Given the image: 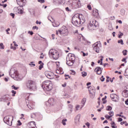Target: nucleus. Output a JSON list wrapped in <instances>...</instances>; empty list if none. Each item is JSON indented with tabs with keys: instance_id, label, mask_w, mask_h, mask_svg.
Masks as SVG:
<instances>
[{
	"instance_id": "nucleus-37",
	"label": "nucleus",
	"mask_w": 128,
	"mask_h": 128,
	"mask_svg": "<svg viewBox=\"0 0 128 128\" xmlns=\"http://www.w3.org/2000/svg\"><path fill=\"white\" fill-rule=\"evenodd\" d=\"M32 124L34 125V126H31L29 128H34V126H36V122H30V124Z\"/></svg>"
},
{
	"instance_id": "nucleus-23",
	"label": "nucleus",
	"mask_w": 128,
	"mask_h": 128,
	"mask_svg": "<svg viewBox=\"0 0 128 128\" xmlns=\"http://www.w3.org/2000/svg\"><path fill=\"white\" fill-rule=\"evenodd\" d=\"M69 60H72V62H74L76 60V56L74 54H72L70 57H68Z\"/></svg>"
},
{
	"instance_id": "nucleus-25",
	"label": "nucleus",
	"mask_w": 128,
	"mask_h": 128,
	"mask_svg": "<svg viewBox=\"0 0 128 128\" xmlns=\"http://www.w3.org/2000/svg\"><path fill=\"white\" fill-rule=\"evenodd\" d=\"M26 106L28 108H30V110H32V108H34V105L32 104L30 102H28V104H26Z\"/></svg>"
},
{
	"instance_id": "nucleus-54",
	"label": "nucleus",
	"mask_w": 128,
	"mask_h": 128,
	"mask_svg": "<svg viewBox=\"0 0 128 128\" xmlns=\"http://www.w3.org/2000/svg\"><path fill=\"white\" fill-rule=\"evenodd\" d=\"M71 72H72V74H73V76H74V74H76V72L74 70H72Z\"/></svg>"
},
{
	"instance_id": "nucleus-30",
	"label": "nucleus",
	"mask_w": 128,
	"mask_h": 128,
	"mask_svg": "<svg viewBox=\"0 0 128 128\" xmlns=\"http://www.w3.org/2000/svg\"><path fill=\"white\" fill-rule=\"evenodd\" d=\"M122 36H124V33L122 32H119L118 38H122Z\"/></svg>"
},
{
	"instance_id": "nucleus-2",
	"label": "nucleus",
	"mask_w": 128,
	"mask_h": 128,
	"mask_svg": "<svg viewBox=\"0 0 128 128\" xmlns=\"http://www.w3.org/2000/svg\"><path fill=\"white\" fill-rule=\"evenodd\" d=\"M42 87L44 92H50L52 90V84L50 80H45L42 82Z\"/></svg>"
},
{
	"instance_id": "nucleus-60",
	"label": "nucleus",
	"mask_w": 128,
	"mask_h": 128,
	"mask_svg": "<svg viewBox=\"0 0 128 128\" xmlns=\"http://www.w3.org/2000/svg\"><path fill=\"white\" fill-rule=\"evenodd\" d=\"M0 6H4V8H6V4H0Z\"/></svg>"
},
{
	"instance_id": "nucleus-51",
	"label": "nucleus",
	"mask_w": 128,
	"mask_h": 128,
	"mask_svg": "<svg viewBox=\"0 0 128 128\" xmlns=\"http://www.w3.org/2000/svg\"><path fill=\"white\" fill-rule=\"evenodd\" d=\"M38 2H41V4H44V0H38Z\"/></svg>"
},
{
	"instance_id": "nucleus-48",
	"label": "nucleus",
	"mask_w": 128,
	"mask_h": 128,
	"mask_svg": "<svg viewBox=\"0 0 128 128\" xmlns=\"http://www.w3.org/2000/svg\"><path fill=\"white\" fill-rule=\"evenodd\" d=\"M87 8L88 10H92V6H90V5H88L87 6Z\"/></svg>"
},
{
	"instance_id": "nucleus-38",
	"label": "nucleus",
	"mask_w": 128,
	"mask_h": 128,
	"mask_svg": "<svg viewBox=\"0 0 128 128\" xmlns=\"http://www.w3.org/2000/svg\"><path fill=\"white\" fill-rule=\"evenodd\" d=\"M108 114H110V116H114V111H110L108 112Z\"/></svg>"
},
{
	"instance_id": "nucleus-31",
	"label": "nucleus",
	"mask_w": 128,
	"mask_h": 128,
	"mask_svg": "<svg viewBox=\"0 0 128 128\" xmlns=\"http://www.w3.org/2000/svg\"><path fill=\"white\" fill-rule=\"evenodd\" d=\"M29 66H30L32 68H34V66H36V64H34V62H32L29 64Z\"/></svg>"
},
{
	"instance_id": "nucleus-22",
	"label": "nucleus",
	"mask_w": 128,
	"mask_h": 128,
	"mask_svg": "<svg viewBox=\"0 0 128 128\" xmlns=\"http://www.w3.org/2000/svg\"><path fill=\"white\" fill-rule=\"evenodd\" d=\"M53 3L54 4H62V0H53Z\"/></svg>"
},
{
	"instance_id": "nucleus-21",
	"label": "nucleus",
	"mask_w": 128,
	"mask_h": 128,
	"mask_svg": "<svg viewBox=\"0 0 128 128\" xmlns=\"http://www.w3.org/2000/svg\"><path fill=\"white\" fill-rule=\"evenodd\" d=\"M66 64L68 66H72L74 64V62L70 60V59L68 60V58H66Z\"/></svg>"
},
{
	"instance_id": "nucleus-61",
	"label": "nucleus",
	"mask_w": 128,
	"mask_h": 128,
	"mask_svg": "<svg viewBox=\"0 0 128 128\" xmlns=\"http://www.w3.org/2000/svg\"><path fill=\"white\" fill-rule=\"evenodd\" d=\"M68 107H69L70 108L72 109L74 108V106H72V104H70L68 106Z\"/></svg>"
},
{
	"instance_id": "nucleus-52",
	"label": "nucleus",
	"mask_w": 128,
	"mask_h": 128,
	"mask_svg": "<svg viewBox=\"0 0 128 128\" xmlns=\"http://www.w3.org/2000/svg\"><path fill=\"white\" fill-rule=\"evenodd\" d=\"M10 16H12V18H14V14L10 13Z\"/></svg>"
},
{
	"instance_id": "nucleus-40",
	"label": "nucleus",
	"mask_w": 128,
	"mask_h": 128,
	"mask_svg": "<svg viewBox=\"0 0 128 128\" xmlns=\"http://www.w3.org/2000/svg\"><path fill=\"white\" fill-rule=\"evenodd\" d=\"M12 94H12V96H15L16 94V91L14 90H12Z\"/></svg>"
},
{
	"instance_id": "nucleus-15",
	"label": "nucleus",
	"mask_w": 128,
	"mask_h": 128,
	"mask_svg": "<svg viewBox=\"0 0 128 128\" xmlns=\"http://www.w3.org/2000/svg\"><path fill=\"white\" fill-rule=\"evenodd\" d=\"M88 92L90 94H96V88L94 86H88Z\"/></svg>"
},
{
	"instance_id": "nucleus-16",
	"label": "nucleus",
	"mask_w": 128,
	"mask_h": 128,
	"mask_svg": "<svg viewBox=\"0 0 128 128\" xmlns=\"http://www.w3.org/2000/svg\"><path fill=\"white\" fill-rule=\"evenodd\" d=\"M15 10H16L17 14H24V8L22 7H18L15 8Z\"/></svg>"
},
{
	"instance_id": "nucleus-57",
	"label": "nucleus",
	"mask_w": 128,
	"mask_h": 128,
	"mask_svg": "<svg viewBox=\"0 0 128 128\" xmlns=\"http://www.w3.org/2000/svg\"><path fill=\"white\" fill-rule=\"evenodd\" d=\"M18 126H22V123L20 122V120H18Z\"/></svg>"
},
{
	"instance_id": "nucleus-28",
	"label": "nucleus",
	"mask_w": 128,
	"mask_h": 128,
	"mask_svg": "<svg viewBox=\"0 0 128 128\" xmlns=\"http://www.w3.org/2000/svg\"><path fill=\"white\" fill-rule=\"evenodd\" d=\"M120 14L122 16H124L126 14V10H124V8L121 9Z\"/></svg>"
},
{
	"instance_id": "nucleus-45",
	"label": "nucleus",
	"mask_w": 128,
	"mask_h": 128,
	"mask_svg": "<svg viewBox=\"0 0 128 128\" xmlns=\"http://www.w3.org/2000/svg\"><path fill=\"white\" fill-rule=\"evenodd\" d=\"M10 48H12L14 50H16V48L13 46L12 44H11Z\"/></svg>"
},
{
	"instance_id": "nucleus-9",
	"label": "nucleus",
	"mask_w": 128,
	"mask_h": 128,
	"mask_svg": "<svg viewBox=\"0 0 128 128\" xmlns=\"http://www.w3.org/2000/svg\"><path fill=\"white\" fill-rule=\"evenodd\" d=\"M100 44V42H97L92 45L94 50L98 53L100 52V46H98Z\"/></svg>"
},
{
	"instance_id": "nucleus-32",
	"label": "nucleus",
	"mask_w": 128,
	"mask_h": 128,
	"mask_svg": "<svg viewBox=\"0 0 128 128\" xmlns=\"http://www.w3.org/2000/svg\"><path fill=\"white\" fill-rule=\"evenodd\" d=\"M82 74V76H83V78H84V76H86L88 74L86 73V72H81Z\"/></svg>"
},
{
	"instance_id": "nucleus-19",
	"label": "nucleus",
	"mask_w": 128,
	"mask_h": 128,
	"mask_svg": "<svg viewBox=\"0 0 128 128\" xmlns=\"http://www.w3.org/2000/svg\"><path fill=\"white\" fill-rule=\"evenodd\" d=\"M126 89L124 90L122 93L124 98H128V86H126Z\"/></svg>"
},
{
	"instance_id": "nucleus-58",
	"label": "nucleus",
	"mask_w": 128,
	"mask_h": 128,
	"mask_svg": "<svg viewBox=\"0 0 128 128\" xmlns=\"http://www.w3.org/2000/svg\"><path fill=\"white\" fill-rule=\"evenodd\" d=\"M62 86L63 88H66V83H64V84H62Z\"/></svg>"
},
{
	"instance_id": "nucleus-12",
	"label": "nucleus",
	"mask_w": 128,
	"mask_h": 128,
	"mask_svg": "<svg viewBox=\"0 0 128 128\" xmlns=\"http://www.w3.org/2000/svg\"><path fill=\"white\" fill-rule=\"evenodd\" d=\"M16 2L20 8H22L26 6V0H16Z\"/></svg>"
},
{
	"instance_id": "nucleus-7",
	"label": "nucleus",
	"mask_w": 128,
	"mask_h": 128,
	"mask_svg": "<svg viewBox=\"0 0 128 128\" xmlns=\"http://www.w3.org/2000/svg\"><path fill=\"white\" fill-rule=\"evenodd\" d=\"M61 30H58L60 34L63 36H68V30L66 26H62Z\"/></svg>"
},
{
	"instance_id": "nucleus-35",
	"label": "nucleus",
	"mask_w": 128,
	"mask_h": 128,
	"mask_svg": "<svg viewBox=\"0 0 128 128\" xmlns=\"http://www.w3.org/2000/svg\"><path fill=\"white\" fill-rule=\"evenodd\" d=\"M118 44H120L122 46L124 45V40H118Z\"/></svg>"
},
{
	"instance_id": "nucleus-5",
	"label": "nucleus",
	"mask_w": 128,
	"mask_h": 128,
	"mask_svg": "<svg viewBox=\"0 0 128 128\" xmlns=\"http://www.w3.org/2000/svg\"><path fill=\"white\" fill-rule=\"evenodd\" d=\"M10 76L12 78H14L15 80H20V77L18 76V70L14 68H12L9 73Z\"/></svg>"
},
{
	"instance_id": "nucleus-14",
	"label": "nucleus",
	"mask_w": 128,
	"mask_h": 128,
	"mask_svg": "<svg viewBox=\"0 0 128 128\" xmlns=\"http://www.w3.org/2000/svg\"><path fill=\"white\" fill-rule=\"evenodd\" d=\"M54 74L50 71L45 72V76L48 78H49V80L54 78V77L52 76Z\"/></svg>"
},
{
	"instance_id": "nucleus-59",
	"label": "nucleus",
	"mask_w": 128,
	"mask_h": 128,
	"mask_svg": "<svg viewBox=\"0 0 128 128\" xmlns=\"http://www.w3.org/2000/svg\"><path fill=\"white\" fill-rule=\"evenodd\" d=\"M103 60H104V56H100V62H102Z\"/></svg>"
},
{
	"instance_id": "nucleus-63",
	"label": "nucleus",
	"mask_w": 128,
	"mask_h": 128,
	"mask_svg": "<svg viewBox=\"0 0 128 128\" xmlns=\"http://www.w3.org/2000/svg\"><path fill=\"white\" fill-rule=\"evenodd\" d=\"M125 122H126V121L125 122H120V124H122V125L124 124Z\"/></svg>"
},
{
	"instance_id": "nucleus-64",
	"label": "nucleus",
	"mask_w": 128,
	"mask_h": 128,
	"mask_svg": "<svg viewBox=\"0 0 128 128\" xmlns=\"http://www.w3.org/2000/svg\"><path fill=\"white\" fill-rule=\"evenodd\" d=\"M106 100V96H105L104 98H102V100Z\"/></svg>"
},
{
	"instance_id": "nucleus-44",
	"label": "nucleus",
	"mask_w": 128,
	"mask_h": 128,
	"mask_svg": "<svg viewBox=\"0 0 128 128\" xmlns=\"http://www.w3.org/2000/svg\"><path fill=\"white\" fill-rule=\"evenodd\" d=\"M105 118H107V120H110V118H112V116H108V115H106Z\"/></svg>"
},
{
	"instance_id": "nucleus-56",
	"label": "nucleus",
	"mask_w": 128,
	"mask_h": 128,
	"mask_svg": "<svg viewBox=\"0 0 128 128\" xmlns=\"http://www.w3.org/2000/svg\"><path fill=\"white\" fill-rule=\"evenodd\" d=\"M118 122H122V119L120 118H118Z\"/></svg>"
},
{
	"instance_id": "nucleus-4",
	"label": "nucleus",
	"mask_w": 128,
	"mask_h": 128,
	"mask_svg": "<svg viewBox=\"0 0 128 128\" xmlns=\"http://www.w3.org/2000/svg\"><path fill=\"white\" fill-rule=\"evenodd\" d=\"M48 56L50 58H52L54 60H58L60 58V54L58 50L52 48L48 52Z\"/></svg>"
},
{
	"instance_id": "nucleus-53",
	"label": "nucleus",
	"mask_w": 128,
	"mask_h": 128,
	"mask_svg": "<svg viewBox=\"0 0 128 128\" xmlns=\"http://www.w3.org/2000/svg\"><path fill=\"white\" fill-rule=\"evenodd\" d=\"M28 34H30V36H32V34H34V32H32V31H28Z\"/></svg>"
},
{
	"instance_id": "nucleus-36",
	"label": "nucleus",
	"mask_w": 128,
	"mask_h": 128,
	"mask_svg": "<svg viewBox=\"0 0 128 128\" xmlns=\"http://www.w3.org/2000/svg\"><path fill=\"white\" fill-rule=\"evenodd\" d=\"M127 53H128V50H124L122 51V54H123V55L124 56H126L127 54Z\"/></svg>"
},
{
	"instance_id": "nucleus-3",
	"label": "nucleus",
	"mask_w": 128,
	"mask_h": 128,
	"mask_svg": "<svg viewBox=\"0 0 128 128\" xmlns=\"http://www.w3.org/2000/svg\"><path fill=\"white\" fill-rule=\"evenodd\" d=\"M72 22L75 26H78L80 24H84V21L82 22V19L80 18V14H75L72 18Z\"/></svg>"
},
{
	"instance_id": "nucleus-47",
	"label": "nucleus",
	"mask_w": 128,
	"mask_h": 128,
	"mask_svg": "<svg viewBox=\"0 0 128 128\" xmlns=\"http://www.w3.org/2000/svg\"><path fill=\"white\" fill-rule=\"evenodd\" d=\"M86 126L88 128H90V122H87L86 123Z\"/></svg>"
},
{
	"instance_id": "nucleus-24",
	"label": "nucleus",
	"mask_w": 128,
	"mask_h": 128,
	"mask_svg": "<svg viewBox=\"0 0 128 128\" xmlns=\"http://www.w3.org/2000/svg\"><path fill=\"white\" fill-rule=\"evenodd\" d=\"M48 102L50 104V106H54V98H50L48 100Z\"/></svg>"
},
{
	"instance_id": "nucleus-29",
	"label": "nucleus",
	"mask_w": 128,
	"mask_h": 128,
	"mask_svg": "<svg viewBox=\"0 0 128 128\" xmlns=\"http://www.w3.org/2000/svg\"><path fill=\"white\" fill-rule=\"evenodd\" d=\"M56 74H64V71L62 70H56Z\"/></svg>"
},
{
	"instance_id": "nucleus-34",
	"label": "nucleus",
	"mask_w": 128,
	"mask_h": 128,
	"mask_svg": "<svg viewBox=\"0 0 128 128\" xmlns=\"http://www.w3.org/2000/svg\"><path fill=\"white\" fill-rule=\"evenodd\" d=\"M112 110V108L110 106H107L106 108V110Z\"/></svg>"
},
{
	"instance_id": "nucleus-49",
	"label": "nucleus",
	"mask_w": 128,
	"mask_h": 128,
	"mask_svg": "<svg viewBox=\"0 0 128 128\" xmlns=\"http://www.w3.org/2000/svg\"><path fill=\"white\" fill-rule=\"evenodd\" d=\"M32 30H38V27L36 26H34L32 27Z\"/></svg>"
},
{
	"instance_id": "nucleus-39",
	"label": "nucleus",
	"mask_w": 128,
	"mask_h": 128,
	"mask_svg": "<svg viewBox=\"0 0 128 128\" xmlns=\"http://www.w3.org/2000/svg\"><path fill=\"white\" fill-rule=\"evenodd\" d=\"M124 75L128 76V68L126 70Z\"/></svg>"
},
{
	"instance_id": "nucleus-26",
	"label": "nucleus",
	"mask_w": 128,
	"mask_h": 128,
	"mask_svg": "<svg viewBox=\"0 0 128 128\" xmlns=\"http://www.w3.org/2000/svg\"><path fill=\"white\" fill-rule=\"evenodd\" d=\"M86 98H84L81 102L82 104V108H84V104H86Z\"/></svg>"
},
{
	"instance_id": "nucleus-43",
	"label": "nucleus",
	"mask_w": 128,
	"mask_h": 128,
	"mask_svg": "<svg viewBox=\"0 0 128 128\" xmlns=\"http://www.w3.org/2000/svg\"><path fill=\"white\" fill-rule=\"evenodd\" d=\"M12 88L13 90H18V87H16V86L14 85L12 86Z\"/></svg>"
},
{
	"instance_id": "nucleus-17",
	"label": "nucleus",
	"mask_w": 128,
	"mask_h": 128,
	"mask_svg": "<svg viewBox=\"0 0 128 128\" xmlns=\"http://www.w3.org/2000/svg\"><path fill=\"white\" fill-rule=\"evenodd\" d=\"M80 114H78L74 119L75 124L78 126V124H80Z\"/></svg>"
},
{
	"instance_id": "nucleus-42",
	"label": "nucleus",
	"mask_w": 128,
	"mask_h": 128,
	"mask_svg": "<svg viewBox=\"0 0 128 128\" xmlns=\"http://www.w3.org/2000/svg\"><path fill=\"white\" fill-rule=\"evenodd\" d=\"M44 68V63H42V64H40L39 66V70H40L42 68Z\"/></svg>"
},
{
	"instance_id": "nucleus-13",
	"label": "nucleus",
	"mask_w": 128,
	"mask_h": 128,
	"mask_svg": "<svg viewBox=\"0 0 128 128\" xmlns=\"http://www.w3.org/2000/svg\"><path fill=\"white\" fill-rule=\"evenodd\" d=\"M110 98H112L113 102H118V100H120V97H118V95H116V94H110Z\"/></svg>"
},
{
	"instance_id": "nucleus-20",
	"label": "nucleus",
	"mask_w": 128,
	"mask_h": 128,
	"mask_svg": "<svg viewBox=\"0 0 128 128\" xmlns=\"http://www.w3.org/2000/svg\"><path fill=\"white\" fill-rule=\"evenodd\" d=\"M92 15L95 18H98V10L96 9H94L92 10Z\"/></svg>"
},
{
	"instance_id": "nucleus-11",
	"label": "nucleus",
	"mask_w": 128,
	"mask_h": 128,
	"mask_svg": "<svg viewBox=\"0 0 128 128\" xmlns=\"http://www.w3.org/2000/svg\"><path fill=\"white\" fill-rule=\"evenodd\" d=\"M10 97L8 95H4L0 98V102H10Z\"/></svg>"
},
{
	"instance_id": "nucleus-46",
	"label": "nucleus",
	"mask_w": 128,
	"mask_h": 128,
	"mask_svg": "<svg viewBox=\"0 0 128 128\" xmlns=\"http://www.w3.org/2000/svg\"><path fill=\"white\" fill-rule=\"evenodd\" d=\"M108 28L110 30H114V28H112V26H108Z\"/></svg>"
},
{
	"instance_id": "nucleus-33",
	"label": "nucleus",
	"mask_w": 128,
	"mask_h": 128,
	"mask_svg": "<svg viewBox=\"0 0 128 128\" xmlns=\"http://www.w3.org/2000/svg\"><path fill=\"white\" fill-rule=\"evenodd\" d=\"M0 49L4 50V44L0 43Z\"/></svg>"
},
{
	"instance_id": "nucleus-6",
	"label": "nucleus",
	"mask_w": 128,
	"mask_h": 128,
	"mask_svg": "<svg viewBox=\"0 0 128 128\" xmlns=\"http://www.w3.org/2000/svg\"><path fill=\"white\" fill-rule=\"evenodd\" d=\"M14 120V116H8L4 118V122L8 126H12V120Z\"/></svg>"
},
{
	"instance_id": "nucleus-62",
	"label": "nucleus",
	"mask_w": 128,
	"mask_h": 128,
	"mask_svg": "<svg viewBox=\"0 0 128 128\" xmlns=\"http://www.w3.org/2000/svg\"><path fill=\"white\" fill-rule=\"evenodd\" d=\"M66 12H70V8H68V7H66Z\"/></svg>"
},
{
	"instance_id": "nucleus-41",
	"label": "nucleus",
	"mask_w": 128,
	"mask_h": 128,
	"mask_svg": "<svg viewBox=\"0 0 128 128\" xmlns=\"http://www.w3.org/2000/svg\"><path fill=\"white\" fill-rule=\"evenodd\" d=\"M104 80H106V78H104V76H102L101 78H100V80L101 82H104Z\"/></svg>"
},
{
	"instance_id": "nucleus-50",
	"label": "nucleus",
	"mask_w": 128,
	"mask_h": 128,
	"mask_svg": "<svg viewBox=\"0 0 128 128\" xmlns=\"http://www.w3.org/2000/svg\"><path fill=\"white\" fill-rule=\"evenodd\" d=\"M122 62H124L126 64V58H122Z\"/></svg>"
},
{
	"instance_id": "nucleus-55",
	"label": "nucleus",
	"mask_w": 128,
	"mask_h": 128,
	"mask_svg": "<svg viewBox=\"0 0 128 128\" xmlns=\"http://www.w3.org/2000/svg\"><path fill=\"white\" fill-rule=\"evenodd\" d=\"M82 56H88V53H87V54H86L84 53V52H82Z\"/></svg>"
},
{
	"instance_id": "nucleus-8",
	"label": "nucleus",
	"mask_w": 128,
	"mask_h": 128,
	"mask_svg": "<svg viewBox=\"0 0 128 128\" xmlns=\"http://www.w3.org/2000/svg\"><path fill=\"white\" fill-rule=\"evenodd\" d=\"M72 6L73 8H81L82 3H80V0H73Z\"/></svg>"
},
{
	"instance_id": "nucleus-27",
	"label": "nucleus",
	"mask_w": 128,
	"mask_h": 128,
	"mask_svg": "<svg viewBox=\"0 0 128 128\" xmlns=\"http://www.w3.org/2000/svg\"><path fill=\"white\" fill-rule=\"evenodd\" d=\"M63 96H64V98H70V96L68 94L66 93L63 94Z\"/></svg>"
},
{
	"instance_id": "nucleus-18",
	"label": "nucleus",
	"mask_w": 128,
	"mask_h": 128,
	"mask_svg": "<svg viewBox=\"0 0 128 128\" xmlns=\"http://www.w3.org/2000/svg\"><path fill=\"white\" fill-rule=\"evenodd\" d=\"M94 72H96L97 74H101L102 72V68L100 66L96 67L94 69Z\"/></svg>"
},
{
	"instance_id": "nucleus-10",
	"label": "nucleus",
	"mask_w": 128,
	"mask_h": 128,
	"mask_svg": "<svg viewBox=\"0 0 128 128\" xmlns=\"http://www.w3.org/2000/svg\"><path fill=\"white\" fill-rule=\"evenodd\" d=\"M96 20L92 21V23H90L89 25H88V28L89 30H96V28L98 27V26L96 24Z\"/></svg>"
},
{
	"instance_id": "nucleus-1",
	"label": "nucleus",
	"mask_w": 128,
	"mask_h": 128,
	"mask_svg": "<svg viewBox=\"0 0 128 128\" xmlns=\"http://www.w3.org/2000/svg\"><path fill=\"white\" fill-rule=\"evenodd\" d=\"M26 86L29 90H31L32 92H35L38 90V87L36 86V83L33 80H28L26 82Z\"/></svg>"
}]
</instances>
